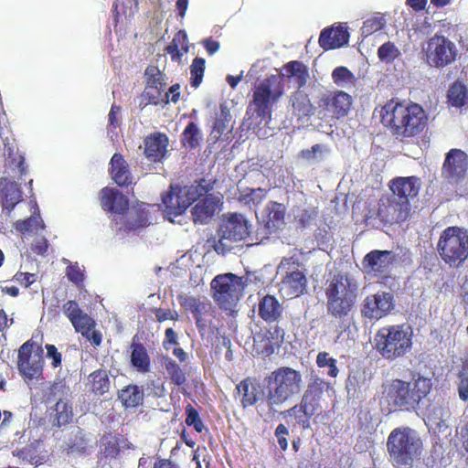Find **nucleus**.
I'll use <instances>...</instances> for the list:
<instances>
[{
  "instance_id": "27",
  "label": "nucleus",
  "mask_w": 468,
  "mask_h": 468,
  "mask_svg": "<svg viewBox=\"0 0 468 468\" xmlns=\"http://www.w3.org/2000/svg\"><path fill=\"white\" fill-rule=\"evenodd\" d=\"M396 261V255L391 250H374L367 253L362 265L367 273L383 274Z\"/></svg>"
},
{
  "instance_id": "48",
  "label": "nucleus",
  "mask_w": 468,
  "mask_h": 468,
  "mask_svg": "<svg viewBox=\"0 0 468 468\" xmlns=\"http://www.w3.org/2000/svg\"><path fill=\"white\" fill-rule=\"evenodd\" d=\"M292 110L299 117L310 116L316 113L310 100L305 95L298 94L292 98Z\"/></svg>"
},
{
  "instance_id": "5",
  "label": "nucleus",
  "mask_w": 468,
  "mask_h": 468,
  "mask_svg": "<svg viewBox=\"0 0 468 468\" xmlns=\"http://www.w3.org/2000/svg\"><path fill=\"white\" fill-rule=\"evenodd\" d=\"M373 346L384 360L397 361L406 356L412 349V327L407 324L383 326L375 334Z\"/></svg>"
},
{
  "instance_id": "15",
  "label": "nucleus",
  "mask_w": 468,
  "mask_h": 468,
  "mask_svg": "<svg viewBox=\"0 0 468 468\" xmlns=\"http://www.w3.org/2000/svg\"><path fill=\"white\" fill-rule=\"evenodd\" d=\"M43 348L32 339L18 349L17 369L25 380L39 379L43 375Z\"/></svg>"
},
{
  "instance_id": "58",
  "label": "nucleus",
  "mask_w": 468,
  "mask_h": 468,
  "mask_svg": "<svg viewBox=\"0 0 468 468\" xmlns=\"http://www.w3.org/2000/svg\"><path fill=\"white\" fill-rule=\"evenodd\" d=\"M274 435L277 438L280 449L285 452L288 449L287 436L289 435V431L286 426L279 424L275 429Z\"/></svg>"
},
{
  "instance_id": "35",
  "label": "nucleus",
  "mask_w": 468,
  "mask_h": 468,
  "mask_svg": "<svg viewBox=\"0 0 468 468\" xmlns=\"http://www.w3.org/2000/svg\"><path fill=\"white\" fill-rule=\"evenodd\" d=\"M237 390L241 396L240 404L243 409L254 406L260 400V386L250 378L240 381Z\"/></svg>"
},
{
  "instance_id": "38",
  "label": "nucleus",
  "mask_w": 468,
  "mask_h": 468,
  "mask_svg": "<svg viewBox=\"0 0 468 468\" xmlns=\"http://www.w3.org/2000/svg\"><path fill=\"white\" fill-rule=\"evenodd\" d=\"M131 364L139 372L147 373L150 371L151 360L145 346L142 343L131 344Z\"/></svg>"
},
{
  "instance_id": "64",
  "label": "nucleus",
  "mask_w": 468,
  "mask_h": 468,
  "mask_svg": "<svg viewBox=\"0 0 468 468\" xmlns=\"http://www.w3.org/2000/svg\"><path fill=\"white\" fill-rule=\"evenodd\" d=\"M314 238L319 245H327L332 240V234L325 228H318L314 232Z\"/></svg>"
},
{
  "instance_id": "6",
  "label": "nucleus",
  "mask_w": 468,
  "mask_h": 468,
  "mask_svg": "<svg viewBox=\"0 0 468 468\" xmlns=\"http://www.w3.org/2000/svg\"><path fill=\"white\" fill-rule=\"evenodd\" d=\"M386 445L389 460L397 468H411L423 452L421 438L410 427L392 430Z\"/></svg>"
},
{
  "instance_id": "31",
  "label": "nucleus",
  "mask_w": 468,
  "mask_h": 468,
  "mask_svg": "<svg viewBox=\"0 0 468 468\" xmlns=\"http://www.w3.org/2000/svg\"><path fill=\"white\" fill-rule=\"evenodd\" d=\"M12 455L18 459L21 465L40 466L48 461V454L40 450L39 442L28 443L21 448H16L12 452Z\"/></svg>"
},
{
  "instance_id": "8",
  "label": "nucleus",
  "mask_w": 468,
  "mask_h": 468,
  "mask_svg": "<svg viewBox=\"0 0 468 468\" xmlns=\"http://www.w3.org/2000/svg\"><path fill=\"white\" fill-rule=\"evenodd\" d=\"M213 186L203 178L197 186H180L171 185L165 194L162 196L164 213L173 221L172 218L178 217L193 204L197 197H201L212 190Z\"/></svg>"
},
{
  "instance_id": "42",
  "label": "nucleus",
  "mask_w": 468,
  "mask_h": 468,
  "mask_svg": "<svg viewBox=\"0 0 468 468\" xmlns=\"http://www.w3.org/2000/svg\"><path fill=\"white\" fill-rule=\"evenodd\" d=\"M287 77H295L299 88L305 85L308 78V69L306 66L298 60H292L284 65Z\"/></svg>"
},
{
  "instance_id": "1",
  "label": "nucleus",
  "mask_w": 468,
  "mask_h": 468,
  "mask_svg": "<svg viewBox=\"0 0 468 468\" xmlns=\"http://www.w3.org/2000/svg\"><path fill=\"white\" fill-rule=\"evenodd\" d=\"M381 123L398 140L420 135L428 127L429 115L423 107L410 101L389 100L380 112Z\"/></svg>"
},
{
  "instance_id": "16",
  "label": "nucleus",
  "mask_w": 468,
  "mask_h": 468,
  "mask_svg": "<svg viewBox=\"0 0 468 468\" xmlns=\"http://www.w3.org/2000/svg\"><path fill=\"white\" fill-rule=\"evenodd\" d=\"M63 313L70 321L75 331L81 334L93 346H99L101 344L102 335L100 331L95 330L96 322L80 309L76 301H67L63 304Z\"/></svg>"
},
{
  "instance_id": "53",
  "label": "nucleus",
  "mask_w": 468,
  "mask_h": 468,
  "mask_svg": "<svg viewBox=\"0 0 468 468\" xmlns=\"http://www.w3.org/2000/svg\"><path fill=\"white\" fill-rule=\"evenodd\" d=\"M186 420L185 422L187 426H191L194 430L201 433L205 429L202 420L200 419L198 411L191 405L187 404L186 409Z\"/></svg>"
},
{
  "instance_id": "10",
  "label": "nucleus",
  "mask_w": 468,
  "mask_h": 468,
  "mask_svg": "<svg viewBox=\"0 0 468 468\" xmlns=\"http://www.w3.org/2000/svg\"><path fill=\"white\" fill-rule=\"evenodd\" d=\"M247 281L233 273L216 276L211 282L213 298L220 309L231 310L239 302Z\"/></svg>"
},
{
  "instance_id": "44",
  "label": "nucleus",
  "mask_w": 468,
  "mask_h": 468,
  "mask_svg": "<svg viewBox=\"0 0 468 468\" xmlns=\"http://www.w3.org/2000/svg\"><path fill=\"white\" fill-rule=\"evenodd\" d=\"M165 368L174 385L180 387L186 384V372L175 360L166 358L165 360Z\"/></svg>"
},
{
  "instance_id": "41",
  "label": "nucleus",
  "mask_w": 468,
  "mask_h": 468,
  "mask_svg": "<svg viewBox=\"0 0 468 468\" xmlns=\"http://www.w3.org/2000/svg\"><path fill=\"white\" fill-rule=\"evenodd\" d=\"M90 390L96 395H103L110 389V378L107 370L97 369L88 377Z\"/></svg>"
},
{
  "instance_id": "30",
  "label": "nucleus",
  "mask_w": 468,
  "mask_h": 468,
  "mask_svg": "<svg viewBox=\"0 0 468 468\" xmlns=\"http://www.w3.org/2000/svg\"><path fill=\"white\" fill-rule=\"evenodd\" d=\"M144 144L145 157L151 162L156 163L165 158L169 140L165 133L156 132L146 136Z\"/></svg>"
},
{
  "instance_id": "28",
  "label": "nucleus",
  "mask_w": 468,
  "mask_h": 468,
  "mask_svg": "<svg viewBox=\"0 0 468 468\" xmlns=\"http://www.w3.org/2000/svg\"><path fill=\"white\" fill-rule=\"evenodd\" d=\"M100 202L103 210L121 216L120 219H122L129 210L128 198L112 187L105 186L101 190Z\"/></svg>"
},
{
  "instance_id": "60",
  "label": "nucleus",
  "mask_w": 468,
  "mask_h": 468,
  "mask_svg": "<svg viewBox=\"0 0 468 468\" xmlns=\"http://www.w3.org/2000/svg\"><path fill=\"white\" fill-rule=\"evenodd\" d=\"M13 280L18 282L21 286L28 288L36 282L37 275L35 273L30 272L17 271L14 275Z\"/></svg>"
},
{
  "instance_id": "40",
  "label": "nucleus",
  "mask_w": 468,
  "mask_h": 468,
  "mask_svg": "<svg viewBox=\"0 0 468 468\" xmlns=\"http://www.w3.org/2000/svg\"><path fill=\"white\" fill-rule=\"evenodd\" d=\"M274 325H270L262 335L264 341L262 353L267 355L271 354L275 347H279L284 340V329L279 325V323H274Z\"/></svg>"
},
{
  "instance_id": "43",
  "label": "nucleus",
  "mask_w": 468,
  "mask_h": 468,
  "mask_svg": "<svg viewBox=\"0 0 468 468\" xmlns=\"http://www.w3.org/2000/svg\"><path fill=\"white\" fill-rule=\"evenodd\" d=\"M202 139L200 130L194 122H190L181 135V143L185 147L195 149Z\"/></svg>"
},
{
  "instance_id": "34",
  "label": "nucleus",
  "mask_w": 468,
  "mask_h": 468,
  "mask_svg": "<svg viewBox=\"0 0 468 468\" xmlns=\"http://www.w3.org/2000/svg\"><path fill=\"white\" fill-rule=\"evenodd\" d=\"M266 211L267 217L264 228L266 234H271L282 229L285 224L286 208L281 203L271 201L266 207Z\"/></svg>"
},
{
  "instance_id": "9",
  "label": "nucleus",
  "mask_w": 468,
  "mask_h": 468,
  "mask_svg": "<svg viewBox=\"0 0 468 468\" xmlns=\"http://www.w3.org/2000/svg\"><path fill=\"white\" fill-rule=\"evenodd\" d=\"M283 92L284 82L282 77L271 75L255 86L250 106L253 107L257 117L262 120L270 118L272 106L279 101Z\"/></svg>"
},
{
  "instance_id": "19",
  "label": "nucleus",
  "mask_w": 468,
  "mask_h": 468,
  "mask_svg": "<svg viewBox=\"0 0 468 468\" xmlns=\"http://www.w3.org/2000/svg\"><path fill=\"white\" fill-rule=\"evenodd\" d=\"M468 174V154L462 149L452 148L445 154L441 176L448 184L462 183Z\"/></svg>"
},
{
  "instance_id": "26",
  "label": "nucleus",
  "mask_w": 468,
  "mask_h": 468,
  "mask_svg": "<svg viewBox=\"0 0 468 468\" xmlns=\"http://www.w3.org/2000/svg\"><path fill=\"white\" fill-rule=\"evenodd\" d=\"M308 280L305 271L295 269L286 271L280 282V292L289 299L300 297L307 292Z\"/></svg>"
},
{
  "instance_id": "54",
  "label": "nucleus",
  "mask_w": 468,
  "mask_h": 468,
  "mask_svg": "<svg viewBox=\"0 0 468 468\" xmlns=\"http://www.w3.org/2000/svg\"><path fill=\"white\" fill-rule=\"evenodd\" d=\"M332 79L338 86L345 83H352L355 80L354 74L346 67H337L332 72Z\"/></svg>"
},
{
  "instance_id": "33",
  "label": "nucleus",
  "mask_w": 468,
  "mask_h": 468,
  "mask_svg": "<svg viewBox=\"0 0 468 468\" xmlns=\"http://www.w3.org/2000/svg\"><path fill=\"white\" fill-rule=\"evenodd\" d=\"M109 172L112 179L119 186H128L133 183V176L129 168V165L123 155L115 153L110 161Z\"/></svg>"
},
{
  "instance_id": "12",
  "label": "nucleus",
  "mask_w": 468,
  "mask_h": 468,
  "mask_svg": "<svg viewBox=\"0 0 468 468\" xmlns=\"http://www.w3.org/2000/svg\"><path fill=\"white\" fill-rule=\"evenodd\" d=\"M353 104L352 97L343 90H326L317 101L315 112L322 120H340L346 117Z\"/></svg>"
},
{
  "instance_id": "13",
  "label": "nucleus",
  "mask_w": 468,
  "mask_h": 468,
  "mask_svg": "<svg viewBox=\"0 0 468 468\" xmlns=\"http://www.w3.org/2000/svg\"><path fill=\"white\" fill-rule=\"evenodd\" d=\"M144 77L145 86L138 98L139 108L143 110L149 104H168V93H165L167 86L165 76L158 67L154 65L147 66Z\"/></svg>"
},
{
  "instance_id": "7",
  "label": "nucleus",
  "mask_w": 468,
  "mask_h": 468,
  "mask_svg": "<svg viewBox=\"0 0 468 468\" xmlns=\"http://www.w3.org/2000/svg\"><path fill=\"white\" fill-rule=\"evenodd\" d=\"M436 250L446 266L462 268L468 261V230L459 226L447 227L439 236Z\"/></svg>"
},
{
  "instance_id": "20",
  "label": "nucleus",
  "mask_w": 468,
  "mask_h": 468,
  "mask_svg": "<svg viewBox=\"0 0 468 468\" xmlns=\"http://www.w3.org/2000/svg\"><path fill=\"white\" fill-rule=\"evenodd\" d=\"M218 234L222 239L238 242L250 237L251 225L239 213H229L221 218Z\"/></svg>"
},
{
  "instance_id": "37",
  "label": "nucleus",
  "mask_w": 468,
  "mask_h": 468,
  "mask_svg": "<svg viewBox=\"0 0 468 468\" xmlns=\"http://www.w3.org/2000/svg\"><path fill=\"white\" fill-rule=\"evenodd\" d=\"M447 103L457 109L468 108V89L461 81H454L447 91Z\"/></svg>"
},
{
  "instance_id": "50",
  "label": "nucleus",
  "mask_w": 468,
  "mask_h": 468,
  "mask_svg": "<svg viewBox=\"0 0 468 468\" xmlns=\"http://www.w3.org/2000/svg\"><path fill=\"white\" fill-rule=\"evenodd\" d=\"M206 60L203 58H195L190 66V83L194 88H197L202 82L205 72Z\"/></svg>"
},
{
  "instance_id": "14",
  "label": "nucleus",
  "mask_w": 468,
  "mask_h": 468,
  "mask_svg": "<svg viewBox=\"0 0 468 468\" xmlns=\"http://www.w3.org/2000/svg\"><path fill=\"white\" fill-rule=\"evenodd\" d=\"M411 207L390 194L383 195L378 200L377 207L369 211V218L378 219L383 226L401 224L409 219Z\"/></svg>"
},
{
  "instance_id": "52",
  "label": "nucleus",
  "mask_w": 468,
  "mask_h": 468,
  "mask_svg": "<svg viewBox=\"0 0 468 468\" xmlns=\"http://www.w3.org/2000/svg\"><path fill=\"white\" fill-rule=\"evenodd\" d=\"M399 55V48L390 41L384 43L378 49V58L387 63L394 61Z\"/></svg>"
},
{
  "instance_id": "62",
  "label": "nucleus",
  "mask_w": 468,
  "mask_h": 468,
  "mask_svg": "<svg viewBox=\"0 0 468 468\" xmlns=\"http://www.w3.org/2000/svg\"><path fill=\"white\" fill-rule=\"evenodd\" d=\"M458 393L462 400H468V373L461 371L459 374Z\"/></svg>"
},
{
  "instance_id": "51",
  "label": "nucleus",
  "mask_w": 468,
  "mask_h": 468,
  "mask_svg": "<svg viewBox=\"0 0 468 468\" xmlns=\"http://www.w3.org/2000/svg\"><path fill=\"white\" fill-rule=\"evenodd\" d=\"M21 199V191L16 184H11L9 187L5 188L3 207L8 211L14 209L15 206Z\"/></svg>"
},
{
  "instance_id": "32",
  "label": "nucleus",
  "mask_w": 468,
  "mask_h": 468,
  "mask_svg": "<svg viewBox=\"0 0 468 468\" xmlns=\"http://www.w3.org/2000/svg\"><path fill=\"white\" fill-rule=\"evenodd\" d=\"M284 309L279 300L271 294H266L259 300L258 315L268 324L279 323Z\"/></svg>"
},
{
  "instance_id": "17",
  "label": "nucleus",
  "mask_w": 468,
  "mask_h": 468,
  "mask_svg": "<svg viewBox=\"0 0 468 468\" xmlns=\"http://www.w3.org/2000/svg\"><path fill=\"white\" fill-rule=\"evenodd\" d=\"M177 300L184 310L193 314L196 326L201 335H204L211 327H216L213 325L216 310L208 300L187 294H179Z\"/></svg>"
},
{
  "instance_id": "36",
  "label": "nucleus",
  "mask_w": 468,
  "mask_h": 468,
  "mask_svg": "<svg viewBox=\"0 0 468 468\" xmlns=\"http://www.w3.org/2000/svg\"><path fill=\"white\" fill-rule=\"evenodd\" d=\"M144 392L143 387L129 384L118 392V399L125 409L137 408L143 404Z\"/></svg>"
},
{
  "instance_id": "23",
  "label": "nucleus",
  "mask_w": 468,
  "mask_h": 468,
  "mask_svg": "<svg viewBox=\"0 0 468 468\" xmlns=\"http://www.w3.org/2000/svg\"><path fill=\"white\" fill-rule=\"evenodd\" d=\"M131 448V443L122 435L107 434L101 437L100 452H98V464L104 468L111 466L112 463L118 460L122 451Z\"/></svg>"
},
{
  "instance_id": "59",
  "label": "nucleus",
  "mask_w": 468,
  "mask_h": 468,
  "mask_svg": "<svg viewBox=\"0 0 468 468\" xmlns=\"http://www.w3.org/2000/svg\"><path fill=\"white\" fill-rule=\"evenodd\" d=\"M66 275L68 279L76 285H80L83 282L84 274L77 264L67 267Z\"/></svg>"
},
{
  "instance_id": "3",
  "label": "nucleus",
  "mask_w": 468,
  "mask_h": 468,
  "mask_svg": "<svg viewBox=\"0 0 468 468\" xmlns=\"http://www.w3.org/2000/svg\"><path fill=\"white\" fill-rule=\"evenodd\" d=\"M267 393L261 399L266 403L267 415L273 417L279 406L297 396L303 386V376L300 371L291 367H280L265 378Z\"/></svg>"
},
{
  "instance_id": "47",
  "label": "nucleus",
  "mask_w": 468,
  "mask_h": 468,
  "mask_svg": "<svg viewBox=\"0 0 468 468\" xmlns=\"http://www.w3.org/2000/svg\"><path fill=\"white\" fill-rule=\"evenodd\" d=\"M319 215L317 207L303 208L297 212L294 216V222L296 227L301 229L311 227L316 220Z\"/></svg>"
},
{
  "instance_id": "55",
  "label": "nucleus",
  "mask_w": 468,
  "mask_h": 468,
  "mask_svg": "<svg viewBox=\"0 0 468 468\" xmlns=\"http://www.w3.org/2000/svg\"><path fill=\"white\" fill-rule=\"evenodd\" d=\"M230 121L231 115L229 111L226 107L221 106L220 114L216 119L213 125V132H216L218 135L220 136L228 129Z\"/></svg>"
},
{
  "instance_id": "18",
  "label": "nucleus",
  "mask_w": 468,
  "mask_h": 468,
  "mask_svg": "<svg viewBox=\"0 0 468 468\" xmlns=\"http://www.w3.org/2000/svg\"><path fill=\"white\" fill-rule=\"evenodd\" d=\"M425 54L429 65L443 68L455 61L457 48L446 37L436 33L428 40Z\"/></svg>"
},
{
  "instance_id": "63",
  "label": "nucleus",
  "mask_w": 468,
  "mask_h": 468,
  "mask_svg": "<svg viewBox=\"0 0 468 468\" xmlns=\"http://www.w3.org/2000/svg\"><path fill=\"white\" fill-rule=\"evenodd\" d=\"M47 357L52 360L53 367H58L62 363V355L58 351V348L51 344L46 345Z\"/></svg>"
},
{
  "instance_id": "4",
  "label": "nucleus",
  "mask_w": 468,
  "mask_h": 468,
  "mask_svg": "<svg viewBox=\"0 0 468 468\" xmlns=\"http://www.w3.org/2000/svg\"><path fill=\"white\" fill-rule=\"evenodd\" d=\"M327 314L338 321L347 320L356 308L357 285L347 274H335L324 289Z\"/></svg>"
},
{
  "instance_id": "22",
  "label": "nucleus",
  "mask_w": 468,
  "mask_h": 468,
  "mask_svg": "<svg viewBox=\"0 0 468 468\" xmlns=\"http://www.w3.org/2000/svg\"><path fill=\"white\" fill-rule=\"evenodd\" d=\"M196 205L191 209L192 219L195 224H207L220 210L223 205V197L220 194H207L197 197Z\"/></svg>"
},
{
  "instance_id": "24",
  "label": "nucleus",
  "mask_w": 468,
  "mask_h": 468,
  "mask_svg": "<svg viewBox=\"0 0 468 468\" xmlns=\"http://www.w3.org/2000/svg\"><path fill=\"white\" fill-rule=\"evenodd\" d=\"M149 224V210L144 203L133 206L120 221L116 217L112 219V225H114L119 232L126 233L144 229Z\"/></svg>"
},
{
  "instance_id": "56",
  "label": "nucleus",
  "mask_w": 468,
  "mask_h": 468,
  "mask_svg": "<svg viewBox=\"0 0 468 468\" xmlns=\"http://www.w3.org/2000/svg\"><path fill=\"white\" fill-rule=\"evenodd\" d=\"M325 147L323 144H316L310 149H303L300 152L299 155L306 161H321L323 159V153Z\"/></svg>"
},
{
  "instance_id": "61",
  "label": "nucleus",
  "mask_w": 468,
  "mask_h": 468,
  "mask_svg": "<svg viewBox=\"0 0 468 468\" xmlns=\"http://www.w3.org/2000/svg\"><path fill=\"white\" fill-rule=\"evenodd\" d=\"M223 239L220 236L219 238L211 237L207 239V245L212 248L218 254H226L230 250L229 247L223 242Z\"/></svg>"
},
{
  "instance_id": "45",
  "label": "nucleus",
  "mask_w": 468,
  "mask_h": 468,
  "mask_svg": "<svg viewBox=\"0 0 468 468\" xmlns=\"http://www.w3.org/2000/svg\"><path fill=\"white\" fill-rule=\"evenodd\" d=\"M38 228L45 229V224L40 218L39 209L37 205H35V211L31 217L16 222V229L22 233L29 232Z\"/></svg>"
},
{
  "instance_id": "49",
  "label": "nucleus",
  "mask_w": 468,
  "mask_h": 468,
  "mask_svg": "<svg viewBox=\"0 0 468 468\" xmlns=\"http://www.w3.org/2000/svg\"><path fill=\"white\" fill-rule=\"evenodd\" d=\"M316 365L320 368L328 367L327 375L331 378H336L339 373L336 359L329 356V353L325 351L318 353Z\"/></svg>"
},
{
  "instance_id": "11",
  "label": "nucleus",
  "mask_w": 468,
  "mask_h": 468,
  "mask_svg": "<svg viewBox=\"0 0 468 468\" xmlns=\"http://www.w3.org/2000/svg\"><path fill=\"white\" fill-rule=\"evenodd\" d=\"M332 389L333 388L329 382L318 376L312 377L300 403L287 410V412L303 411L304 415H303V419L301 421L306 425L308 420L322 410L323 403L325 400V398H323L324 394Z\"/></svg>"
},
{
  "instance_id": "21",
  "label": "nucleus",
  "mask_w": 468,
  "mask_h": 468,
  "mask_svg": "<svg viewBox=\"0 0 468 468\" xmlns=\"http://www.w3.org/2000/svg\"><path fill=\"white\" fill-rule=\"evenodd\" d=\"M395 307L394 296L388 292L368 294L361 305V314L369 320H380L391 313Z\"/></svg>"
},
{
  "instance_id": "2",
  "label": "nucleus",
  "mask_w": 468,
  "mask_h": 468,
  "mask_svg": "<svg viewBox=\"0 0 468 468\" xmlns=\"http://www.w3.org/2000/svg\"><path fill=\"white\" fill-rule=\"evenodd\" d=\"M431 388V379L417 374L410 381L394 378L384 383L381 399L390 411H412L420 407V403L428 397Z\"/></svg>"
},
{
  "instance_id": "57",
  "label": "nucleus",
  "mask_w": 468,
  "mask_h": 468,
  "mask_svg": "<svg viewBox=\"0 0 468 468\" xmlns=\"http://www.w3.org/2000/svg\"><path fill=\"white\" fill-rule=\"evenodd\" d=\"M384 27L383 18L380 16H374L367 19L363 23V27L361 28L362 34L365 36H369L380 29Z\"/></svg>"
},
{
  "instance_id": "29",
  "label": "nucleus",
  "mask_w": 468,
  "mask_h": 468,
  "mask_svg": "<svg viewBox=\"0 0 468 468\" xmlns=\"http://www.w3.org/2000/svg\"><path fill=\"white\" fill-rule=\"evenodd\" d=\"M348 40L347 28L338 25L324 28L320 33L318 43L324 50H331L344 47Z\"/></svg>"
},
{
  "instance_id": "46",
  "label": "nucleus",
  "mask_w": 468,
  "mask_h": 468,
  "mask_svg": "<svg viewBox=\"0 0 468 468\" xmlns=\"http://www.w3.org/2000/svg\"><path fill=\"white\" fill-rule=\"evenodd\" d=\"M267 190L261 187L258 188H250L247 187L243 189L242 191H239V195L238 197V199L244 203L245 205H258L260 204L263 199L266 198Z\"/></svg>"
},
{
  "instance_id": "39",
  "label": "nucleus",
  "mask_w": 468,
  "mask_h": 468,
  "mask_svg": "<svg viewBox=\"0 0 468 468\" xmlns=\"http://www.w3.org/2000/svg\"><path fill=\"white\" fill-rule=\"evenodd\" d=\"M53 426L60 428L70 423L73 420L72 405L64 399L57 401L50 413Z\"/></svg>"
},
{
  "instance_id": "25",
  "label": "nucleus",
  "mask_w": 468,
  "mask_h": 468,
  "mask_svg": "<svg viewBox=\"0 0 468 468\" xmlns=\"http://www.w3.org/2000/svg\"><path fill=\"white\" fill-rule=\"evenodd\" d=\"M388 187L391 191V196H395L407 207H411L410 199L415 198L420 188V178L414 176H398L391 179L388 183Z\"/></svg>"
}]
</instances>
